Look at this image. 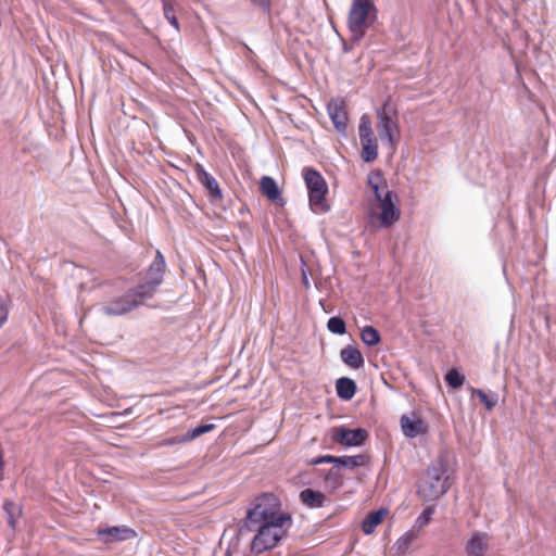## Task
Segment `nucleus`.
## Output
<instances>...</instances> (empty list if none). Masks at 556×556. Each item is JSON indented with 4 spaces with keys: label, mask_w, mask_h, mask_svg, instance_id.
<instances>
[{
    "label": "nucleus",
    "mask_w": 556,
    "mask_h": 556,
    "mask_svg": "<svg viewBox=\"0 0 556 556\" xmlns=\"http://www.w3.org/2000/svg\"><path fill=\"white\" fill-rule=\"evenodd\" d=\"M447 469L446 456H438L419 479L417 495L424 501H437L445 494L450 489Z\"/></svg>",
    "instance_id": "obj_1"
},
{
    "label": "nucleus",
    "mask_w": 556,
    "mask_h": 556,
    "mask_svg": "<svg viewBox=\"0 0 556 556\" xmlns=\"http://www.w3.org/2000/svg\"><path fill=\"white\" fill-rule=\"evenodd\" d=\"M247 518L251 523H288L290 515L281 511L279 498L271 493L256 497L254 507L248 511Z\"/></svg>",
    "instance_id": "obj_2"
},
{
    "label": "nucleus",
    "mask_w": 556,
    "mask_h": 556,
    "mask_svg": "<svg viewBox=\"0 0 556 556\" xmlns=\"http://www.w3.org/2000/svg\"><path fill=\"white\" fill-rule=\"evenodd\" d=\"M401 217L400 208L393 202V193L387 190L383 195L375 198L368 212V224L371 227L390 228Z\"/></svg>",
    "instance_id": "obj_3"
},
{
    "label": "nucleus",
    "mask_w": 556,
    "mask_h": 556,
    "mask_svg": "<svg viewBox=\"0 0 556 556\" xmlns=\"http://www.w3.org/2000/svg\"><path fill=\"white\" fill-rule=\"evenodd\" d=\"M376 12L371 0H353L348 25L354 41L361 40L370 26V14Z\"/></svg>",
    "instance_id": "obj_4"
},
{
    "label": "nucleus",
    "mask_w": 556,
    "mask_h": 556,
    "mask_svg": "<svg viewBox=\"0 0 556 556\" xmlns=\"http://www.w3.org/2000/svg\"><path fill=\"white\" fill-rule=\"evenodd\" d=\"M304 179L308 189L309 206L316 214H323L329 211L330 205L327 202L328 186L319 172L308 168L305 169Z\"/></svg>",
    "instance_id": "obj_5"
},
{
    "label": "nucleus",
    "mask_w": 556,
    "mask_h": 556,
    "mask_svg": "<svg viewBox=\"0 0 556 556\" xmlns=\"http://www.w3.org/2000/svg\"><path fill=\"white\" fill-rule=\"evenodd\" d=\"M260 527L254 535L251 549L255 554H262L273 549L286 533V523H258Z\"/></svg>",
    "instance_id": "obj_6"
},
{
    "label": "nucleus",
    "mask_w": 556,
    "mask_h": 556,
    "mask_svg": "<svg viewBox=\"0 0 556 556\" xmlns=\"http://www.w3.org/2000/svg\"><path fill=\"white\" fill-rule=\"evenodd\" d=\"M394 113L395 112L388 101L377 110V130L379 138L382 142L387 141L392 150H395L400 138L399 124L396 118L393 116Z\"/></svg>",
    "instance_id": "obj_7"
},
{
    "label": "nucleus",
    "mask_w": 556,
    "mask_h": 556,
    "mask_svg": "<svg viewBox=\"0 0 556 556\" xmlns=\"http://www.w3.org/2000/svg\"><path fill=\"white\" fill-rule=\"evenodd\" d=\"M166 269V263L161 251H156L154 261L149 266L146 274V281L136 288L140 291L141 298L152 299L159 286L163 282V276Z\"/></svg>",
    "instance_id": "obj_8"
},
{
    "label": "nucleus",
    "mask_w": 556,
    "mask_h": 556,
    "mask_svg": "<svg viewBox=\"0 0 556 556\" xmlns=\"http://www.w3.org/2000/svg\"><path fill=\"white\" fill-rule=\"evenodd\" d=\"M358 135L362 144V160L366 163L376 161L378 157V141L372 131L370 117L367 114L359 118Z\"/></svg>",
    "instance_id": "obj_9"
},
{
    "label": "nucleus",
    "mask_w": 556,
    "mask_h": 556,
    "mask_svg": "<svg viewBox=\"0 0 556 556\" xmlns=\"http://www.w3.org/2000/svg\"><path fill=\"white\" fill-rule=\"evenodd\" d=\"M137 288L129 290L123 296L112 300L102 307L103 314L106 316L125 315L143 304L147 299L141 298Z\"/></svg>",
    "instance_id": "obj_10"
},
{
    "label": "nucleus",
    "mask_w": 556,
    "mask_h": 556,
    "mask_svg": "<svg viewBox=\"0 0 556 556\" xmlns=\"http://www.w3.org/2000/svg\"><path fill=\"white\" fill-rule=\"evenodd\" d=\"M332 440L344 446H361L368 439L367 430L363 428L346 429L337 427L332 429Z\"/></svg>",
    "instance_id": "obj_11"
},
{
    "label": "nucleus",
    "mask_w": 556,
    "mask_h": 556,
    "mask_svg": "<svg viewBox=\"0 0 556 556\" xmlns=\"http://www.w3.org/2000/svg\"><path fill=\"white\" fill-rule=\"evenodd\" d=\"M328 114L340 132H344L348 127L349 114L346 103L343 99H331L327 105Z\"/></svg>",
    "instance_id": "obj_12"
},
{
    "label": "nucleus",
    "mask_w": 556,
    "mask_h": 556,
    "mask_svg": "<svg viewBox=\"0 0 556 556\" xmlns=\"http://www.w3.org/2000/svg\"><path fill=\"white\" fill-rule=\"evenodd\" d=\"M400 422L402 431L407 438H416L427 433L428 431L427 424L416 414H413L412 416L403 415Z\"/></svg>",
    "instance_id": "obj_13"
},
{
    "label": "nucleus",
    "mask_w": 556,
    "mask_h": 556,
    "mask_svg": "<svg viewBox=\"0 0 556 556\" xmlns=\"http://www.w3.org/2000/svg\"><path fill=\"white\" fill-rule=\"evenodd\" d=\"M193 168L197 179L208 191V195L214 200H220L223 194L217 180L200 163H197Z\"/></svg>",
    "instance_id": "obj_14"
},
{
    "label": "nucleus",
    "mask_w": 556,
    "mask_h": 556,
    "mask_svg": "<svg viewBox=\"0 0 556 556\" xmlns=\"http://www.w3.org/2000/svg\"><path fill=\"white\" fill-rule=\"evenodd\" d=\"M489 542L490 538L486 533L473 532L465 546L467 556H485Z\"/></svg>",
    "instance_id": "obj_15"
},
{
    "label": "nucleus",
    "mask_w": 556,
    "mask_h": 556,
    "mask_svg": "<svg viewBox=\"0 0 556 556\" xmlns=\"http://www.w3.org/2000/svg\"><path fill=\"white\" fill-rule=\"evenodd\" d=\"M97 533L101 538L105 536V542L124 541L136 536V532L127 527L100 528Z\"/></svg>",
    "instance_id": "obj_16"
},
{
    "label": "nucleus",
    "mask_w": 556,
    "mask_h": 556,
    "mask_svg": "<svg viewBox=\"0 0 556 556\" xmlns=\"http://www.w3.org/2000/svg\"><path fill=\"white\" fill-rule=\"evenodd\" d=\"M260 189L262 194L265 195L269 201L279 205H283V199L274 178L269 176L262 177L260 181Z\"/></svg>",
    "instance_id": "obj_17"
},
{
    "label": "nucleus",
    "mask_w": 556,
    "mask_h": 556,
    "mask_svg": "<svg viewBox=\"0 0 556 556\" xmlns=\"http://www.w3.org/2000/svg\"><path fill=\"white\" fill-rule=\"evenodd\" d=\"M299 497L302 504L309 508L323 507L328 501L327 496L323 492L309 488L302 490Z\"/></svg>",
    "instance_id": "obj_18"
},
{
    "label": "nucleus",
    "mask_w": 556,
    "mask_h": 556,
    "mask_svg": "<svg viewBox=\"0 0 556 556\" xmlns=\"http://www.w3.org/2000/svg\"><path fill=\"white\" fill-rule=\"evenodd\" d=\"M340 357L345 365L353 369H359L364 366L363 354L353 345L343 348L340 352Z\"/></svg>",
    "instance_id": "obj_19"
},
{
    "label": "nucleus",
    "mask_w": 556,
    "mask_h": 556,
    "mask_svg": "<svg viewBox=\"0 0 556 556\" xmlns=\"http://www.w3.org/2000/svg\"><path fill=\"white\" fill-rule=\"evenodd\" d=\"M388 513L386 508L370 511L362 522V531L367 535L374 533L376 528L382 523Z\"/></svg>",
    "instance_id": "obj_20"
},
{
    "label": "nucleus",
    "mask_w": 556,
    "mask_h": 556,
    "mask_svg": "<svg viewBox=\"0 0 556 556\" xmlns=\"http://www.w3.org/2000/svg\"><path fill=\"white\" fill-rule=\"evenodd\" d=\"M368 186L371 188L375 198L379 195H383L388 190V185L381 170H371L367 177Z\"/></svg>",
    "instance_id": "obj_21"
},
{
    "label": "nucleus",
    "mask_w": 556,
    "mask_h": 556,
    "mask_svg": "<svg viewBox=\"0 0 556 556\" xmlns=\"http://www.w3.org/2000/svg\"><path fill=\"white\" fill-rule=\"evenodd\" d=\"M336 390L340 399L349 401L356 393V383L350 378L342 377L337 380Z\"/></svg>",
    "instance_id": "obj_22"
},
{
    "label": "nucleus",
    "mask_w": 556,
    "mask_h": 556,
    "mask_svg": "<svg viewBox=\"0 0 556 556\" xmlns=\"http://www.w3.org/2000/svg\"><path fill=\"white\" fill-rule=\"evenodd\" d=\"M337 459H339V460H337L338 465L345 467V468H350V469H354L357 467H364L369 462V457L365 454H359V455H354V456H337Z\"/></svg>",
    "instance_id": "obj_23"
},
{
    "label": "nucleus",
    "mask_w": 556,
    "mask_h": 556,
    "mask_svg": "<svg viewBox=\"0 0 556 556\" xmlns=\"http://www.w3.org/2000/svg\"><path fill=\"white\" fill-rule=\"evenodd\" d=\"M3 509L8 516V523L10 526V528L12 530H15L17 519L22 514L21 508L18 506H16L13 502L7 500L3 503Z\"/></svg>",
    "instance_id": "obj_24"
},
{
    "label": "nucleus",
    "mask_w": 556,
    "mask_h": 556,
    "mask_svg": "<svg viewBox=\"0 0 556 556\" xmlns=\"http://www.w3.org/2000/svg\"><path fill=\"white\" fill-rule=\"evenodd\" d=\"M361 339L366 345L375 346L380 342L381 337L376 328L372 326H365L361 331Z\"/></svg>",
    "instance_id": "obj_25"
},
{
    "label": "nucleus",
    "mask_w": 556,
    "mask_h": 556,
    "mask_svg": "<svg viewBox=\"0 0 556 556\" xmlns=\"http://www.w3.org/2000/svg\"><path fill=\"white\" fill-rule=\"evenodd\" d=\"M418 538V532L409 530L397 539L395 546L400 554H405L409 548L410 544Z\"/></svg>",
    "instance_id": "obj_26"
},
{
    "label": "nucleus",
    "mask_w": 556,
    "mask_h": 556,
    "mask_svg": "<svg viewBox=\"0 0 556 556\" xmlns=\"http://www.w3.org/2000/svg\"><path fill=\"white\" fill-rule=\"evenodd\" d=\"M472 393L476 394L480 401L484 404L486 410H492L496 404H497V395L491 394L489 395L486 392H484L481 389H471Z\"/></svg>",
    "instance_id": "obj_27"
},
{
    "label": "nucleus",
    "mask_w": 556,
    "mask_h": 556,
    "mask_svg": "<svg viewBox=\"0 0 556 556\" xmlns=\"http://www.w3.org/2000/svg\"><path fill=\"white\" fill-rule=\"evenodd\" d=\"M163 3V12L165 18L168 23L175 27L176 30H179V22L175 16L174 3L170 0H161Z\"/></svg>",
    "instance_id": "obj_28"
},
{
    "label": "nucleus",
    "mask_w": 556,
    "mask_h": 556,
    "mask_svg": "<svg viewBox=\"0 0 556 556\" xmlns=\"http://www.w3.org/2000/svg\"><path fill=\"white\" fill-rule=\"evenodd\" d=\"M324 479L327 484L331 486L332 490H338L343 485V480L338 470L329 469L325 475Z\"/></svg>",
    "instance_id": "obj_29"
},
{
    "label": "nucleus",
    "mask_w": 556,
    "mask_h": 556,
    "mask_svg": "<svg viewBox=\"0 0 556 556\" xmlns=\"http://www.w3.org/2000/svg\"><path fill=\"white\" fill-rule=\"evenodd\" d=\"M328 330L336 334H344L346 331L345 321L341 317H331L327 323Z\"/></svg>",
    "instance_id": "obj_30"
},
{
    "label": "nucleus",
    "mask_w": 556,
    "mask_h": 556,
    "mask_svg": "<svg viewBox=\"0 0 556 556\" xmlns=\"http://www.w3.org/2000/svg\"><path fill=\"white\" fill-rule=\"evenodd\" d=\"M464 376L460 375L456 369H451L445 375V381L446 383L452 387L453 389L460 388L464 384Z\"/></svg>",
    "instance_id": "obj_31"
},
{
    "label": "nucleus",
    "mask_w": 556,
    "mask_h": 556,
    "mask_svg": "<svg viewBox=\"0 0 556 556\" xmlns=\"http://www.w3.org/2000/svg\"><path fill=\"white\" fill-rule=\"evenodd\" d=\"M214 428H215V425H213V424H206V425H201L199 427H195L194 429H192L191 431H189L187 433V440L192 441L195 438L212 431Z\"/></svg>",
    "instance_id": "obj_32"
},
{
    "label": "nucleus",
    "mask_w": 556,
    "mask_h": 556,
    "mask_svg": "<svg viewBox=\"0 0 556 556\" xmlns=\"http://www.w3.org/2000/svg\"><path fill=\"white\" fill-rule=\"evenodd\" d=\"M434 506H428L422 513L421 515L417 518L416 520V526L418 528H424L426 527L431 518H432V515L434 514Z\"/></svg>",
    "instance_id": "obj_33"
},
{
    "label": "nucleus",
    "mask_w": 556,
    "mask_h": 556,
    "mask_svg": "<svg viewBox=\"0 0 556 556\" xmlns=\"http://www.w3.org/2000/svg\"><path fill=\"white\" fill-rule=\"evenodd\" d=\"M337 456L333 455H321L311 460L312 465H319L324 463L337 464Z\"/></svg>",
    "instance_id": "obj_34"
},
{
    "label": "nucleus",
    "mask_w": 556,
    "mask_h": 556,
    "mask_svg": "<svg viewBox=\"0 0 556 556\" xmlns=\"http://www.w3.org/2000/svg\"><path fill=\"white\" fill-rule=\"evenodd\" d=\"M188 441L189 440H187V434H186L184 437H173V438L165 439L160 443V445H175V444H180V443H185Z\"/></svg>",
    "instance_id": "obj_35"
},
{
    "label": "nucleus",
    "mask_w": 556,
    "mask_h": 556,
    "mask_svg": "<svg viewBox=\"0 0 556 556\" xmlns=\"http://www.w3.org/2000/svg\"><path fill=\"white\" fill-rule=\"evenodd\" d=\"M255 7L268 11L270 9L271 1L270 0H250Z\"/></svg>",
    "instance_id": "obj_36"
},
{
    "label": "nucleus",
    "mask_w": 556,
    "mask_h": 556,
    "mask_svg": "<svg viewBox=\"0 0 556 556\" xmlns=\"http://www.w3.org/2000/svg\"><path fill=\"white\" fill-rule=\"evenodd\" d=\"M7 319H8V309L0 302V327L7 321Z\"/></svg>",
    "instance_id": "obj_37"
}]
</instances>
